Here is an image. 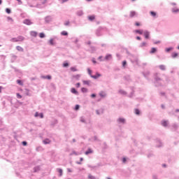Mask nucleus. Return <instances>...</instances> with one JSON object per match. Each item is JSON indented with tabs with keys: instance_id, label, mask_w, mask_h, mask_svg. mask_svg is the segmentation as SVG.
Returning <instances> with one entry per match:
<instances>
[{
	"instance_id": "nucleus-1",
	"label": "nucleus",
	"mask_w": 179,
	"mask_h": 179,
	"mask_svg": "<svg viewBox=\"0 0 179 179\" xmlns=\"http://www.w3.org/2000/svg\"><path fill=\"white\" fill-rule=\"evenodd\" d=\"M102 34H103V29L101 27L98 28L96 31V35L98 37H100V36H101Z\"/></svg>"
},
{
	"instance_id": "nucleus-2",
	"label": "nucleus",
	"mask_w": 179,
	"mask_h": 179,
	"mask_svg": "<svg viewBox=\"0 0 179 179\" xmlns=\"http://www.w3.org/2000/svg\"><path fill=\"white\" fill-rule=\"evenodd\" d=\"M24 24H27V26H31L33 24V22L29 19H25L23 21Z\"/></svg>"
},
{
	"instance_id": "nucleus-3",
	"label": "nucleus",
	"mask_w": 179,
	"mask_h": 179,
	"mask_svg": "<svg viewBox=\"0 0 179 179\" xmlns=\"http://www.w3.org/2000/svg\"><path fill=\"white\" fill-rule=\"evenodd\" d=\"M144 37L146 40H149L150 38V32L148 31H145L143 32Z\"/></svg>"
},
{
	"instance_id": "nucleus-4",
	"label": "nucleus",
	"mask_w": 179,
	"mask_h": 179,
	"mask_svg": "<svg viewBox=\"0 0 179 179\" xmlns=\"http://www.w3.org/2000/svg\"><path fill=\"white\" fill-rule=\"evenodd\" d=\"M58 37L54 36L53 38H50L48 41L50 45H55V43H54L55 40H57Z\"/></svg>"
},
{
	"instance_id": "nucleus-5",
	"label": "nucleus",
	"mask_w": 179,
	"mask_h": 179,
	"mask_svg": "<svg viewBox=\"0 0 179 179\" xmlns=\"http://www.w3.org/2000/svg\"><path fill=\"white\" fill-rule=\"evenodd\" d=\"M52 20V17L50 15H48L45 17V23H50Z\"/></svg>"
},
{
	"instance_id": "nucleus-6",
	"label": "nucleus",
	"mask_w": 179,
	"mask_h": 179,
	"mask_svg": "<svg viewBox=\"0 0 179 179\" xmlns=\"http://www.w3.org/2000/svg\"><path fill=\"white\" fill-rule=\"evenodd\" d=\"M117 122L119 123V124H125V119L123 118V117H119L117 120Z\"/></svg>"
},
{
	"instance_id": "nucleus-7",
	"label": "nucleus",
	"mask_w": 179,
	"mask_h": 179,
	"mask_svg": "<svg viewBox=\"0 0 179 179\" xmlns=\"http://www.w3.org/2000/svg\"><path fill=\"white\" fill-rule=\"evenodd\" d=\"M157 148H162L163 146V143H162V141L160 139H157Z\"/></svg>"
},
{
	"instance_id": "nucleus-8",
	"label": "nucleus",
	"mask_w": 179,
	"mask_h": 179,
	"mask_svg": "<svg viewBox=\"0 0 179 179\" xmlns=\"http://www.w3.org/2000/svg\"><path fill=\"white\" fill-rule=\"evenodd\" d=\"M71 93H73V94H76V96H79V92H78V90H76V89L73 87L71 89Z\"/></svg>"
},
{
	"instance_id": "nucleus-9",
	"label": "nucleus",
	"mask_w": 179,
	"mask_h": 179,
	"mask_svg": "<svg viewBox=\"0 0 179 179\" xmlns=\"http://www.w3.org/2000/svg\"><path fill=\"white\" fill-rule=\"evenodd\" d=\"M100 76H101V74H100L99 72H96V75L91 76V78H92V79H99V78H100Z\"/></svg>"
},
{
	"instance_id": "nucleus-10",
	"label": "nucleus",
	"mask_w": 179,
	"mask_h": 179,
	"mask_svg": "<svg viewBox=\"0 0 179 179\" xmlns=\"http://www.w3.org/2000/svg\"><path fill=\"white\" fill-rule=\"evenodd\" d=\"M143 75L146 79H148V77L149 76V75H150V71H144L143 72Z\"/></svg>"
},
{
	"instance_id": "nucleus-11",
	"label": "nucleus",
	"mask_w": 179,
	"mask_h": 179,
	"mask_svg": "<svg viewBox=\"0 0 179 179\" xmlns=\"http://www.w3.org/2000/svg\"><path fill=\"white\" fill-rule=\"evenodd\" d=\"M113 58V55L111 54H108L105 56V61H110Z\"/></svg>"
},
{
	"instance_id": "nucleus-12",
	"label": "nucleus",
	"mask_w": 179,
	"mask_h": 179,
	"mask_svg": "<svg viewBox=\"0 0 179 179\" xmlns=\"http://www.w3.org/2000/svg\"><path fill=\"white\" fill-rule=\"evenodd\" d=\"M35 117H40V118H44V114H43V113H38V112H36L35 113Z\"/></svg>"
},
{
	"instance_id": "nucleus-13",
	"label": "nucleus",
	"mask_w": 179,
	"mask_h": 179,
	"mask_svg": "<svg viewBox=\"0 0 179 179\" xmlns=\"http://www.w3.org/2000/svg\"><path fill=\"white\" fill-rule=\"evenodd\" d=\"M162 127H164L165 128L169 125V121L167 120H163L162 122Z\"/></svg>"
},
{
	"instance_id": "nucleus-14",
	"label": "nucleus",
	"mask_w": 179,
	"mask_h": 179,
	"mask_svg": "<svg viewBox=\"0 0 179 179\" xmlns=\"http://www.w3.org/2000/svg\"><path fill=\"white\" fill-rule=\"evenodd\" d=\"M118 93H119L120 94H122V96H127V92H125V91L123 90H120L118 91Z\"/></svg>"
},
{
	"instance_id": "nucleus-15",
	"label": "nucleus",
	"mask_w": 179,
	"mask_h": 179,
	"mask_svg": "<svg viewBox=\"0 0 179 179\" xmlns=\"http://www.w3.org/2000/svg\"><path fill=\"white\" fill-rule=\"evenodd\" d=\"M43 142L44 145H50V143H51V141L49 138H45Z\"/></svg>"
},
{
	"instance_id": "nucleus-16",
	"label": "nucleus",
	"mask_w": 179,
	"mask_h": 179,
	"mask_svg": "<svg viewBox=\"0 0 179 179\" xmlns=\"http://www.w3.org/2000/svg\"><path fill=\"white\" fill-rule=\"evenodd\" d=\"M93 153V150L91 148H88L87 150L85 152V154L87 156V155H90Z\"/></svg>"
},
{
	"instance_id": "nucleus-17",
	"label": "nucleus",
	"mask_w": 179,
	"mask_h": 179,
	"mask_svg": "<svg viewBox=\"0 0 179 179\" xmlns=\"http://www.w3.org/2000/svg\"><path fill=\"white\" fill-rule=\"evenodd\" d=\"M135 33H136L137 34H140V35H142L143 34V29H136L134 31Z\"/></svg>"
},
{
	"instance_id": "nucleus-18",
	"label": "nucleus",
	"mask_w": 179,
	"mask_h": 179,
	"mask_svg": "<svg viewBox=\"0 0 179 179\" xmlns=\"http://www.w3.org/2000/svg\"><path fill=\"white\" fill-rule=\"evenodd\" d=\"M40 170H41L40 166H37L34 168V173H38V171H40Z\"/></svg>"
},
{
	"instance_id": "nucleus-19",
	"label": "nucleus",
	"mask_w": 179,
	"mask_h": 179,
	"mask_svg": "<svg viewBox=\"0 0 179 179\" xmlns=\"http://www.w3.org/2000/svg\"><path fill=\"white\" fill-rule=\"evenodd\" d=\"M30 34L32 37H37V31H31Z\"/></svg>"
},
{
	"instance_id": "nucleus-20",
	"label": "nucleus",
	"mask_w": 179,
	"mask_h": 179,
	"mask_svg": "<svg viewBox=\"0 0 179 179\" xmlns=\"http://www.w3.org/2000/svg\"><path fill=\"white\" fill-rule=\"evenodd\" d=\"M157 52V48H152L150 52V54H155V52Z\"/></svg>"
},
{
	"instance_id": "nucleus-21",
	"label": "nucleus",
	"mask_w": 179,
	"mask_h": 179,
	"mask_svg": "<svg viewBox=\"0 0 179 179\" xmlns=\"http://www.w3.org/2000/svg\"><path fill=\"white\" fill-rule=\"evenodd\" d=\"M171 12H172V13H178L179 9L177 8H173L171 9Z\"/></svg>"
},
{
	"instance_id": "nucleus-22",
	"label": "nucleus",
	"mask_w": 179,
	"mask_h": 179,
	"mask_svg": "<svg viewBox=\"0 0 179 179\" xmlns=\"http://www.w3.org/2000/svg\"><path fill=\"white\" fill-rule=\"evenodd\" d=\"M159 68L161 71H166V65L164 64H161L159 66Z\"/></svg>"
},
{
	"instance_id": "nucleus-23",
	"label": "nucleus",
	"mask_w": 179,
	"mask_h": 179,
	"mask_svg": "<svg viewBox=\"0 0 179 179\" xmlns=\"http://www.w3.org/2000/svg\"><path fill=\"white\" fill-rule=\"evenodd\" d=\"M76 15H77L78 16H83V10H78V11L76 12Z\"/></svg>"
},
{
	"instance_id": "nucleus-24",
	"label": "nucleus",
	"mask_w": 179,
	"mask_h": 179,
	"mask_svg": "<svg viewBox=\"0 0 179 179\" xmlns=\"http://www.w3.org/2000/svg\"><path fill=\"white\" fill-rule=\"evenodd\" d=\"M150 15L152 16V17H156V16H157V13L155 11H150Z\"/></svg>"
},
{
	"instance_id": "nucleus-25",
	"label": "nucleus",
	"mask_w": 179,
	"mask_h": 179,
	"mask_svg": "<svg viewBox=\"0 0 179 179\" xmlns=\"http://www.w3.org/2000/svg\"><path fill=\"white\" fill-rule=\"evenodd\" d=\"M57 171L59 173V177H62V173H63L62 169L57 168Z\"/></svg>"
},
{
	"instance_id": "nucleus-26",
	"label": "nucleus",
	"mask_w": 179,
	"mask_h": 179,
	"mask_svg": "<svg viewBox=\"0 0 179 179\" xmlns=\"http://www.w3.org/2000/svg\"><path fill=\"white\" fill-rule=\"evenodd\" d=\"M91 82H92V81H90V80H83V85H87V86H90Z\"/></svg>"
},
{
	"instance_id": "nucleus-27",
	"label": "nucleus",
	"mask_w": 179,
	"mask_h": 179,
	"mask_svg": "<svg viewBox=\"0 0 179 179\" xmlns=\"http://www.w3.org/2000/svg\"><path fill=\"white\" fill-rule=\"evenodd\" d=\"M155 79L156 82H160V80H162V78H160L159 77L157 76V73H155Z\"/></svg>"
},
{
	"instance_id": "nucleus-28",
	"label": "nucleus",
	"mask_w": 179,
	"mask_h": 179,
	"mask_svg": "<svg viewBox=\"0 0 179 179\" xmlns=\"http://www.w3.org/2000/svg\"><path fill=\"white\" fill-rule=\"evenodd\" d=\"M148 159H150V157H153V156H155V154H153V152H150L148 155H147Z\"/></svg>"
},
{
	"instance_id": "nucleus-29",
	"label": "nucleus",
	"mask_w": 179,
	"mask_h": 179,
	"mask_svg": "<svg viewBox=\"0 0 179 179\" xmlns=\"http://www.w3.org/2000/svg\"><path fill=\"white\" fill-rule=\"evenodd\" d=\"M172 50H174V48L170 47V48H166L165 49V51H166V52H170V51H172Z\"/></svg>"
},
{
	"instance_id": "nucleus-30",
	"label": "nucleus",
	"mask_w": 179,
	"mask_h": 179,
	"mask_svg": "<svg viewBox=\"0 0 179 179\" xmlns=\"http://www.w3.org/2000/svg\"><path fill=\"white\" fill-rule=\"evenodd\" d=\"M148 45V43L146 42H143L140 44L139 47L141 48H143V47H146V45Z\"/></svg>"
},
{
	"instance_id": "nucleus-31",
	"label": "nucleus",
	"mask_w": 179,
	"mask_h": 179,
	"mask_svg": "<svg viewBox=\"0 0 179 179\" xmlns=\"http://www.w3.org/2000/svg\"><path fill=\"white\" fill-rule=\"evenodd\" d=\"M18 41H23L24 40V37L22 36H19L17 37Z\"/></svg>"
},
{
	"instance_id": "nucleus-32",
	"label": "nucleus",
	"mask_w": 179,
	"mask_h": 179,
	"mask_svg": "<svg viewBox=\"0 0 179 179\" xmlns=\"http://www.w3.org/2000/svg\"><path fill=\"white\" fill-rule=\"evenodd\" d=\"M16 50H17V51H20L21 52H23L24 51L23 48H22L21 46H17Z\"/></svg>"
},
{
	"instance_id": "nucleus-33",
	"label": "nucleus",
	"mask_w": 179,
	"mask_h": 179,
	"mask_svg": "<svg viewBox=\"0 0 179 179\" xmlns=\"http://www.w3.org/2000/svg\"><path fill=\"white\" fill-rule=\"evenodd\" d=\"M136 15V12H135V11H131L130 12V15H129V17H134V16H135Z\"/></svg>"
},
{
	"instance_id": "nucleus-34",
	"label": "nucleus",
	"mask_w": 179,
	"mask_h": 179,
	"mask_svg": "<svg viewBox=\"0 0 179 179\" xmlns=\"http://www.w3.org/2000/svg\"><path fill=\"white\" fill-rule=\"evenodd\" d=\"M88 19L92 22L96 19V17H94V15H90L88 16Z\"/></svg>"
},
{
	"instance_id": "nucleus-35",
	"label": "nucleus",
	"mask_w": 179,
	"mask_h": 179,
	"mask_svg": "<svg viewBox=\"0 0 179 179\" xmlns=\"http://www.w3.org/2000/svg\"><path fill=\"white\" fill-rule=\"evenodd\" d=\"M73 78H74V79H76L77 80H79V79H80V74L73 76Z\"/></svg>"
},
{
	"instance_id": "nucleus-36",
	"label": "nucleus",
	"mask_w": 179,
	"mask_h": 179,
	"mask_svg": "<svg viewBox=\"0 0 179 179\" xmlns=\"http://www.w3.org/2000/svg\"><path fill=\"white\" fill-rule=\"evenodd\" d=\"M134 113L136 115H139L141 114V110H139L138 108H136Z\"/></svg>"
},
{
	"instance_id": "nucleus-37",
	"label": "nucleus",
	"mask_w": 179,
	"mask_h": 179,
	"mask_svg": "<svg viewBox=\"0 0 179 179\" xmlns=\"http://www.w3.org/2000/svg\"><path fill=\"white\" fill-rule=\"evenodd\" d=\"M10 41H12L13 43H18L19 41L17 40V38H12L10 39Z\"/></svg>"
},
{
	"instance_id": "nucleus-38",
	"label": "nucleus",
	"mask_w": 179,
	"mask_h": 179,
	"mask_svg": "<svg viewBox=\"0 0 179 179\" xmlns=\"http://www.w3.org/2000/svg\"><path fill=\"white\" fill-rule=\"evenodd\" d=\"M131 89L132 92L130 93V95H129V97L130 99L134 96V87H131Z\"/></svg>"
},
{
	"instance_id": "nucleus-39",
	"label": "nucleus",
	"mask_w": 179,
	"mask_h": 179,
	"mask_svg": "<svg viewBox=\"0 0 179 179\" xmlns=\"http://www.w3.org/2000/svg\"><path fill=\"white\" fill-rule=\"evenodd\" d=\"M124 78V80H127V82H129V80H131V76H126Z\"/></svg>"
},
{
	"instance_id": "nucleus-40",
	"label": "nucleus",
	"mask_w": 179,
	"mask_h": 179,
	"mask_svg": "<svg viewBox=\"0 0 179 179\" xmlns=\"http://www.w3.org/2000/svg\"><path fill=\"white\" fill-rule=\"evenodd\" d=\"M81 92H82V93H87V88L82 87Z\"/></svg>"
},
{
	"instance_id": "nucleus-41",
	"label": "nucleus",
	"mask_w": 179,
	"mask_h": 179,
	"mask_svg": "<svg viewBox=\"0 0 179 179\" xmlns=\"http://www.w3.org/2000/svg\"><path fill=\"white\" fill-rule=\"evenodd\" d=\"M39 37L41 38H44L45 37V34H44L43 32H41L39 34Z\"/></svg>"
},
{
	"instance_id": "nucleus-42",
	"label": "nucleus",
	"mask_w": 179,
	"mask_h": 179,
	"mask_svg": "<svg viewBox=\"0 0 179 179\" xmlns=\"http://www.w3.org/2000/svg\"><path fill=\"white\" fill-rule=\"evenodd\" d=\"M61 35H62V36H68V31H62L61 32Z\"/></svg>"
},
{
	"instance_id": "nucleus-43",
	"label": "nucleus",
	"mask_w": 179,
	"mask_h": 179,
	"mask_svg": "<svg viewBox=\"0 0 179 179\" xmlns=\"http://www.w3.org/2000/svg\"><path fill=\"white\" fill-rule=\"evenodd\" d=\"M96 113L97 115H100L101 114H103V110H96Z\"/></svg>"
},
{
	"instance_id": "nucleus-44",
	"label": "nucleus",
	"mask_w": 179,
	"mask_h": 179,
	"mask_svg": "<svg viewBox=\"0 0 179 179\" xmlns=\"http://www.w3.org/2000/svg\"><path fill=\"white\" fill-rule=\"evenodd\" d=\"M177 57H178V53L177 52L172 53V58H177Z\"/></svg>"
},
{
	"instance_id": "nucleus-45",
	"label": "nucleus",
	"mask_w": 179,
	"mask_h": 179,
	"mask_svg": "<svg viewBox=\"0 0 179 179\" xmlns=\"http://www.w3.org/2000/svg\"><path fill=\"white\" fill-rule=\"evenodd\" d=\"M17 83L20 85V86H23V82L21 80H17Z\"/></svg>"
},
{
	"instance_id": "nucleus-46",
	"label": "nucleus",
	"mask_w": 179,
	"mask_h": 179,
	"mask_svg": "<svg viewBox=\"0 0 179 179\" xmlns=\"http://www.w3.org/2000/svg\"><path fill=\"white\" fill-rule=\"evenodd\" d=\"M6 12L8 14L12 13V10L9 8H6Z\"/></svg>"
},
{
	"instance_id": "nucleus-47",
	"label": "nucleus",
	"mask_w": 179,
	"mask_h": 179,
	"mask_svg": "<svg viewBox=\"0 0 179 179\" xmlns=\"http://www.w3.org/2000/svg\"><path fill=\"white\" fill-rule=\"evenodd\" d=\"M90 48L92 52H94V51H96V48H94V46H90Z\"/></svg>"
},
{
	"instance_id": "nucleus-48",
	"label": "nucleus",
	"mask_w": 179,
	"mask_h": 179,
	"mask_svg": "<svg viewBox=\"0 0 179 179\" xmlns=\"http://www.w3.org/2000/svg\"><path fill=\"white\" fill-rule=\"evenodd\" d=\"M87 72L88 75H90V76L92 78V76H93V75H92V70L90 69H87Z\"/></svg>"
},
{
	"instance_id": "nucleus-49",
	"label": "nucleus",
	"mask_w": 179,
	"mask_h": 179,
	"mask_svg": "<svg viewBox=\"0 0 179 179\" xmlns=\"http://www.w3.org/2000/svg\"><path fill=\"white\" fill-rule=\"evenodd\" d=\"M63 66H64V68H68V66H69V63H68V62L64 63Z\"/></svg>"
},
{
	"instance_id": "nucleus-50",
	"label": "nucleus",
	"mask_w": 179,
	"mask_h": 179,
	"mask_svg": "<svg viewBox=\"0 0 179 179\" xmlns=\"http://www.w3.org/2000/svg\"><path fill=\"white\" fill-rule=\"evenodd\" d=\"M70 69L72 72H77V71H78V69L75 67H71Z\"/></svg>"
},
{
	"instance_id": "nucleus-51",
	"label": "nucleus",
	"mask_w": 179,
	"mask_h": 179,
	"mask_svg": "<svg viewBox=\"0 0 179 179\" xmlns=\"http://www.w3.org/2000/svg\"><path fill=\"white\" fill-rule=\"evenodd\" d=\"M56 124H58V120H55L53 122H52L51 125H56Z\"/></svg>"
},
{
	"instance_id": "nucleus-52",
	"label": "nucleus",
	"mask_w": 179,
	"mask_h": 179,
	"mask_svg": "<svg viewBox=\"0 0 179 179\" xmlns=\"http://www.w3.org/2000/svg\"><path fill=\"white\" fill-rule=\"evenodd\" d=\"M79 108H80V106L79 105H76L74 110H76V111H78V110H79Z\"/></svg>"
},
{
	"instance_id": "nucleus-53",
	"label": "nucleus",
	"mask_w": 179,
	"mask_h": 179,
	"mask_svg": "<svg viewBox=\"0 0 179 179\" xmlns=\"http://www.w3.org/2000/svg\"><path fill=\"white\" fill-rule=\"evenodd\" d=\"M88 178H89V179H96V177H94V176H92L91 174H90V175L88 176Z\"/></svg>"
},
{
	"instance_id": "nucleus-54",
	"label": "nucleus",
	"mask_w": 179,
	"mask_h": 179,
	"mask_svg": "<svg viewBox=\"0 0 179 179\" xmlns=\"http://www.w3.org/2000/svg\"><path fill=\"white\" fill-rule=\"evenodd\" d=\"M122 66H123V68H125V66H127V61H123L122 62Z\"/></svg>"
},
{
	"instance_id": "nucleus-55",
	"label": "nucleus",
	"mask_w": 179,
	"mask_h": 179,
	"mask_svg": "<svg viewBox=\"0 0 179 179\" xmlns=\"http://www.w3.org/2000/svg\"><path fill=\"white\" fill-rule=\"evenodd\" d=\"M73 155H75L76 156H78V152H76V151H73V152L70 154V156H72Z\"/></svg>"
},
{
	"instance_id": "nucleus-56",
	"label": "nucleus",
	"mask_w": 179,
	"mask_h": 179,
	"mask_svg": "<svg viewBox=\"0 0 179 179\" xmlns=\"http://www.w3.org/2000/svg\"><path fill=\"white\" fill-rule=\"evenodd\" d=\"M173 128H174L175 129H177L178 128V124H173Z\"/></svg>"
},
{
	"instance_id": "nucleus-57",
	"label": "nucleus",
	"mask_w": 179,
	"mask_h": 179,
	"mask_svg": "<svg viewBox=\"0 0 179 179\" xmlns=\"http://www.w3.org/2000/svg\"><path fill=\"white\" fill-rule=\"evenodd\" d=\"M99 96L101 97H104L106 96V94H104V92H101V93H99Z\"/></svg>"
},
{
	"instance_id": "nucleus-58",
	"label": "nucleus",
	"mask_w": 179,
	"mask_h": 179,
	"mask_svg": "<svg viewBox=\"0 0 179 179\" xmlns=\"http://www.w3.org/2000/svg\"><path fill=\"white\" fill-rule=\"evenodd\" d=\"M122 163H127V158L126 157H123L122 159Z\"/></svg>"
},
{
	"instance_id": "nucleus-59",
	"label": "nucleus",
	"mask_w": 179,
	"mask_h": 179,
	"mask_svg": "<svg viewBox=\"0 0 179 179\" xmlns=\"http://www.w3.org/2000/svg\"><path fill=\"white\" fill-rule=\"evenodd\" d=\"M7 20L10 21V22H13V19L10 17H8Z\"/></svg>"
},
{
	"instance_id": "nucleus-60",
	"label": "nucleus",
	"mask_w": 179,
	"mask_h": 179,
	"mask_svg": "<svg viewBox=\"0 0 179 179\" xmlns=\"http://www.w3.org/2000/svg\"><path fill=\"white\" fill-rule=\"evenodd\" d=\"M17 98L22 99V95H20V94H19V93H17Z\"/></svg>"
},
{
	"instance_id": "nucleus-61",
	"label": "nucleus",
	"mask_w": 179,
	"mask_h": 179,
	"mask_svg": "<svg viewBox=\"0 0 179 179\" xmlns=\"http://www.w3.org/2000/svg\"><path fill=\"white\" fill-rule=\"evenodd\" d=\"M71 22L69 21H66L65 23H64V26H69V24Z\"/></svg>"
},
{
	"instance_id": "nucleus-62",
	"label": "nucleus",
	"mask_w": 179,
	"mask_h": 179,
	"mask_svg": "<svg viewBox=\"0 0 179 179\" xmlns=\"http://www.w3.org/2000/svg\"><path fill=\"white\" fill-rule=\"evenodd\" d=\"M80 122L85 123V122H86V120H85V118L81 117V118H80Z\"/></svg>"
},
{
	"instance_id": "nucleus-63",
	"label": "nucleus",
	"mask_w": 179,
	"mask_h": 179,
	"mask_svg": "<svg viewBox=\"0 0 179 179\" xmlns=\"http://www.w3.org/2000/svg\"><path fill=\"white\" fill-rule=\"evenodd\" d=\"M45 78L48 79L50 80V79H51V76H46Z\"/></svg>"
},
{
	"instance_id": "nucleus-64",
	"label": "nucleus",
	"mask_w": 179,
	"mask_h": 179,
	"mask_svg": "<svg viewBox=\"0 0 179 179\" xmlns=\"http://www.w3.org/2000/svg\"><path fill=\"white\" fill-rule=\"evenodd\" d=\"M76 87H80V83H78L76 84Z\"/></svg>"
}]
</instances>
